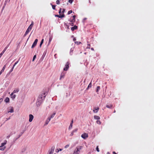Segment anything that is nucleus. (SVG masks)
Returning a JSON list of instances; mask_svg holds the SVG:
<instances>
[{
  "label": "nucleus",
  "mask_w": 154,
  "mask_h": 154,
  "mask_svg": "<svg viewBox=\"0 0 154 154\" xmlns=\"http://www.w3.org/2000/svg\"><path fill=\"white\" fill-rule=\"evenodd\" d=\"M46 93V92H44L38 97L36 102V104L38 106H40L43 100L45 98Z\"/></svg>",
  "instance_id": "nucleus-1"
},
{
  "label": "nucleus",
  "mask_w": 154,
  "mask_h": 154,
  "mask_svg": "<svg viewBox=\"0 0 154 154\" xmlns=\"http://www.w3.org/2000/svg\"><path fill=\"white\" fill-rule=\"evenodd\" d=\"M83 146H77L76 149L74 150L73 153L72 154H79L81 152V150Z\"/></svg>",
  "instance_id": "nucleus-2"
},
{
  "label": "nucleus",
  "mask_w": 154,
  "mask_h": 154,
  "mask_svg": "<svg viewBox=\"0 0 154 154\" xmlns=\"http://www.w3.org/2000/svg\"><path fill=\"white\" fill-rule=\"evenodd\" d=\"M7 141L5 140L4 142L1 143V145L0 146V150L2 151H4L6 148L4 146L6 144Z\"/></svg>",
  "instance_id": "nucleus-3"
},
{
  "label": "nucleus",
  "mask_w": 154,
  "mask_h": 154,
  "mask_svg": "<svg viewBox=\"0 0 154 154\" xmlns=\"http://www.w3.org/2000/svg\"><path fill=\"white\" fill-rule=\"evenodd\" d=\"M69 62H67L65 65V67L63 68V71H67L68 70V69L69 68Z\"/></svg>",
  "instance_id": "nucleus-4"
},
{
  "label": "nucleus",
  "mask_w": 154,
  "mask_h": 154,
  "mask_svg": "<svg viewBox=\"0 0 154 154\" xmlns=\"http://www.w3.org/2000/svg\"><path fill=\"white\" fill-rule=\"evenodd\" d=\"M55 147L54 146H53L51 147V149H50L48 154H53L54 153Z\"/></svg>",
  "instance_id": "nucleus-5"
},
{
  "label": "nucleus",
  "mask_w": 154,
  "mask_h": 154,
  "mask_svg": "<svg viewBox=\"0 0 154 154\" xmlns=\"http://www.w3.org/2000/svg\"><path fill=\"white\" fill-rule=\"evenodd\" d=\"M64 71H63L60 74V80H61L62 79H63L64 78L65 75L66 73V72H64Z\"/></svg>",
  "instance_id": "nucleus-6"
},
{
  "label": "nucleus",
  "mask_w": 154,
  "mask_h": 154,
  "mask_svg": "<svg viewBox=\"0 0 154 154\" xmlns=\"http://www.w3.org/2000/svg\"><path fill=\"white\" fill-rule=\"evenodd\" d=\"M81 137L84 139H86L88 137V134L87 133H84L81 135Z\"/></svg>",
  "instance_id": "nucleus-7"
},
{
  "label": "nucleus",
  "mask_w": 154,
  "mask_h": 154,
  "mask_svg": "<svg viewBox=\"0 0 154 154\" xmlns=\"http://www.w3.org/2000/svg\"><path fill=\"white\" fill-rule=\"evenodd\" d=\"M38 40L37 39H36L34 42H33L32 46V48H33L37 44V42H38Z\"/></svg>",
  "instance_id": "nucleus-8"
},
{
  "label": "nucleus",
  "mask_w": 154,
  "mask_h": 154,
  "mask_svg": "<svg viewBox=\"0 0 154 154\" xmlns=\"http://www.w3.org/2000/svg\"><path fill=\"white\" fill-rule=\"evenodd\" d=\"M29 121L30 122H32V120L34 118V116L32 114H30L29 115Z\"/></svg>",
  "instance_id": "nucleus-9"
},
{
  "label": "nucleus",
  "mask_w": 154,
  "mask_h": 154,
  "mask_svg": "<svg viewBox=\"0 0 154 154\" xmlns=\"http://www.w3.org/2000/svg\"><path fill=\"white\" fill-rule=\"evenodd\" d=\"M55 17H57L59 18H62L65 17V15L64 14H62V15H55Z\"/></svg>",
  "instance_id": "nucleus-10"
},
{
  "label": "nucleus",
  "mask_w": 154,
  "mask_h": 154,
  "mask_svg": "<svg viewBox=\"0 0 154 154\" xmlns=\"http://www.w3.org/2000/svg\"><path fill=\"white\" fill-rule=\"evenodd\" d=\"M99 109V108L98 107H95L94 108V109H93V111L94 113H97V112L98 110Z\"/></svg>",
  "instance_id": "nucleus-11"
},
{
  "label": "nucleus",
  "mask_w": 154,
  "mask_h": 154,
  "mask_svg": "<svg viewBox=\"0 0 154 154\" xmlns=\"http://www.w3.org/2000/svg\"><path fill=\"white\" fill-rule=\"evenodd\" d=\"M51 119V118H50V117H49L48 119H47V120H46L45 123V125H46L48 124L49 121H50Z\"/></svg>",
  "instance_id": "nucleus-12"
},
{
  "label": "nucleus",
  "mask_w": 154,
  "mask_h": 154,
  "mask_svg": "<svg viewBox=\"0 0 154 154\" xmlns=\"http://www.w3.org/2000/svg\"><path fill=\"white\" fill-rule=\"evenodd\" d=\"M33 24H34L33 22V21H32V22L31 24L29 26V27L28 28V29H29V30H31L32 28V27L33 25Z\"/></svg>",
  "instance_id": "nucleus-13"
},
{
  "label": "nucleus",
  "mask_w": 154,
  "mask_h": 154,
  "mask_svg": "<svg viewBox=\"0 0 154 154\" xmlns=\"http://www.w3.org/2000/svg\"><path fill=\"white\" fill-rule=\"evenodd\" d=\"M113 106L112 104H107L106 105V107L109 108H111Z\"/></svg>",
  "instance_id": "nucleus-14"
},
{
  "label": "nucleus",
  "mask_w": 154,
  "mask_h": 154,
  "mask_svg": "<svg viewBox=\"0 0 154 154\" xmlns=\"http://www.w3.org/2000/svg\"><path fill=\"white\" fill-rule=\"evenodd\" d=\"M77 29V26L75 25L73 27H72L71 28V30L72 31H74L75 29Z\"/></svg>",
  "instance_id": "nucleus-15"
},
{
  "label": "nucleus",
  "mask_w": 154,
  "mask_h": 154,
  "mask_svg": "<svg viewBox=\"0 0 154 154\" xmlns=\"http://www.w3.org/2000/svg\"><path fill=\"white\" fill-rule=\"evenodd\" d=\"M73 123V120H72L70 123V125L69 127V129H70L72 128V124Z\"/></svg>",
  "instance_id": "nucleus-16"
},
{
  "label": "nucleus",
  "mask_w": 154,
  "mask_h": 154,
  "mask_svg": "<svg viewBox=\"0 0 154 154\" xmlns=\"http://www.w3.org/2000/svg\"><path fill=\"white\" fill-rule=\"evenodd\" d=\"M9 108H10V111H8V112H14V109L13 108V107H10Z\"/></svg>",
  "instance_id": "nucleus-17"
},
{
  "label": "nucleus",
  "mask_w": 154,
  "mask_h": 154,
  "mask_svg": "<svg viewBox=\"0 0 154 154\" xmlns=\"http://www.w3.org/2000/svg\"><path fill=\"white\" fill-rule=\"evenodd\" d=\"M30 30H29V29H28V28L25 32V33L24 34V36L26 35L30 31Z\"/></svg>",
  "instance_id": "nucleus-18"
},
{
  "label": "nucleus",
  "mask_w": 154,
  "mask_h": 154,
  "mask_svg": "<svg viewBox=\"0 0 154 154\" xmlns=\"http://www.w3.org/2000/svg\"><path fill=\"white\" fill-rule=\"evenodd\" d=\"M19 91V89L18 88H16L14 90L13 92V93H15L16 92H17Z\"/></svg>",
  "instance_id": "nucleus-19"
},
{
  "label": "nucleus",
  "mask_w": 154,
  "mask_h": 154,
  "mask_svg": "<svg viewBox=\"0 0 154 154\" xmlns=\"http://www.w3.org/2000/svg\"><path fill=\"white\" fill-rule=\"evenodd\" d=\"M5 101L6 103L9 102V99L8 97H6L5 100Z\"/></svg>",
  "instance_id": "nucleus-20"
},
{
  "label": "nucleus",
  "mask_w": 154,
  "mask_h": 154,
  "mask_svg": "<svg viewBox=\"0 0 154 154\" xmlns=\"http://www.w3.org/2000/svg\"><path fill=\"white\" fill-rule=\"evenodd\" d=\"M94 118L96 120H99L100 119V118L99 116H94Z\"/></svg>",
  "instance_id": "nucleus-21"
},
{
  "label": "nucleus",
  "mask_w": 154,
  "mask_h": 154,
  "mask_svg": "<svg viewBox=\"0 0 154 154\" xmlns=\"http://www.w3.org/2000/svg\"><path fill=\"white\" fill-rule=\"evenodd\" d=\"M14 93H12L11 95V97L13 99H14L16 97V95L15 94H14Z\"/></svg>",
  "instance_id": "nucleus-22"
},
{
  "label": "nucleus",
  "mask_w": 154,
  "mask_h": 154,
  "mask_svg": "<svg viewBox=\"0 0 154 154\" xmlns=\"http://www.w3.org/2000/svg\"><path fill=\"white\" fill-rule=\"evenodd\" d=\"M6 65H5L4 66H3V68H2V70H1V71L2 72H3L4 71V70H5V68H6Z\"/></svg>",
  "instance_id": "nucleus-23"
},
{
  "label": "nucleus",
  "mask_w": 154,
  "mask_h": 154,
  "mask_svg": "<svg viewBox=\"0 0 154 154\" xmlns=\"http://www.w3.org/2000/svg\"><path fill=\"white\" fill-rule=\"evenodd\" d=\"M91 82L90 84H89L88 87L87 88V89H88V88H91Z\"/></svg>",
  "instance_id": "nucleus-24"
},
{
  "label": "nucleus",
  "mask_w": 154,
  "mask_h": 154,
  "mask_svg": "<svg viewBox=\"0 0 154 154\" xmlns=\"http://www.w3.org/2000/svg\"><path fill=\"white\" fill-rule=\"evenodd\" d=\"M8 47H6L5 48V49H4V50L2 51V53L3 54L5 52V51L6 50H7V49L8 48Z\"/></svg>",
  "instance_id": "nucleus-25"
},
{
  "label": "nucleus",
  "mask_w": 154,
  "mask_h": 154,
  "mask_svg": "<svg viewBox=\"0 0 154 154\" xmlns=\"http://www.w3.org/2000/svg\"><path fill=\"white\" fill-rule=\"evenodd\" d=\"M55 114H56V112H54V113H53V114H52L51 116L50 117V118H51V119L53 118L54 117V116H55Z\"/></svg>",
  "instance_id": "nucleus-26"
},
{
  "label": "nucleus",
  "mask_w": 154,
  "mask_h": 154,
  "mask_svg": "<svg viewBox=\"0 0 154 154\" xmlns=\"http://www.w3.org/2000/svg\"><path fill=\"white\" fill-rule=\"evenodd\" d=\"M100 89V87L99 86H98L97 87L96 92H97Z\"/></svg>",
  "instance_id": "nucleus-27"
},
{
  "label": "nucleus",
  "mask_w": 154,
  "mask_h": 154,
  "mask_svg": "<svg viewBox=\"0 0 154 154\" xmlns=\"http://www.w3.org/2000/svg\"><path fill=\"white\" fill-rule=\"evenodd\" d=\"M69 21L71 22L74 23L75 22V20H74L73 19H72L71 20H70Z\"/></svg>",
  "instance_id": "nucleus-28"
},
{
  "label": "nucleus",
  "mask_w": 154,
  "mask_h": 154,
  "mask_svg": "<svg viewBox=\"0 0 154 154\" xmlns=\"http://www.w3.org/2000/svg\"><path fill=\"white\" fill-rule=\"evenodd\" d=\"M96 122L97 124H98L99 125H100L101 124V122L99 120H97L96 121Z\"/></svg>",
  "instance_id": "nucleus-29"
},
{
  "label": "nucleus",
  "mask_w": 154,
  "mask_h": 154,
  "mask_svg": "<svg viewBox=\"0 0 154 154\" xmlns=\"http://www.w3.org/2000/svg\"><path fill=\"white\" fill-rule=\"evenodd\" d=\"M62 10V11L61 13L62 14H64V13L65 12V10L64 8H63Z\"/></svg>",
  "instance_id": "nucleus-30"
},
{
  "label": "nucleus",
  "mask_w": 154,
  "mask_h": 154,
  "mask_svg": "<svg viewBox=\"0 0 154 154\" xmlns=\"http://www.w3.org/2000/svg\"><path fill=\"white\" fill-rule=\"evenodd\" d=\"M62 9L61 8H60L59 9V14H60H60L62 12Z\"/></svg>",
  "instance_id": "nucleus-31"
},
{
  "label": "nucleus",
  "mask_w": 154,
  "mask_h": 154,
  "mask_svg": "<svg viewBox=\"0 0 154 154\" xmlns=\"http://www.w3.org/2000/svg\"><path fill=\"white\" fill-rule=\"evenodd\" d=\"M52 8L54 10H55V7H56V5H52Z\"/></svg>",
  "instance_id": "nucleus-32"
},
{
  "label": "nucleus",
  "mask_w": 154,
  "mask_h": 154,
  "mask_svg": "<svg viewBox=\"0 0 154 154\" xmlns=\"http://www.w3.org/2000/svg\"><path fill=\"white\" fill-rule=\"evenodd\" d=\"M72 10H70L68 12V14H71V13H72Z\"/></svg>",
  "instance_id": "nucleus-33"
},
{
  "label": "nucleus",
  "mask_w": 154,
  "mask_h": 154,
  "mask_svg": "<svg viewBox=\"0 0 154 154\" xmlns=\"http://www.w3.org/2000/svg\"><path fill=\"white\" fill-rule=\"evenodd\" d=\"M19 62V60L17 61L13 65V66H14V67Z\"/></svg>",
  "instance_id": "nucleus-34"
},
{
  "label": "nucleus",
  "mask_w": 154,
  "mask_h": 154,
  "mask_svg": "<svg viewBox=\"0 0 154 154\" xmlns=\"http://www.w3.org/2000/svg\"><path fill=\"white\" fill-rule=\"evenodd\" d=\"M78 130V128H76V129H75L73 130L72 131H73V132H74V133L75 132H76Z\"/></svg>",
  "instance_id": "nucleus-35"
},
{
  "label": "nucleus",
  "mask_w": 154,
  "mask_h": 154,
  "mask_svg": "<svg viewBox=\"0 0 154 154\" xmlns=\"http://www.w3.org/2000/svg\"><path fill=\"white\" fill-rule=\"evenodd\" d=\"M73 0H68V2L70 4H71L73 2Z\"/></svg>",
  "instance_id": "nucleus-36"
},
{
  "label": "nucleus",
  "mask_w": 154,
  "mask_h": 154,
  "mask_svg": "<svg viewBox=\"0 0 154 154\" xmlns=\"http://www.w3.org/2000/svg\"><path fill=\"white\" fill-rule=\"evenodd\" d=\"M36 55H35L34 56V57H33V59H32V61H33L34 60H35V58H36Z\"/></svg>",
  "instance_id": "nucleus-37"
},
{
  "label": "nucleus",
  "mask_w": 154,
  "mask_h": 154,
  "mask_svg": "<svg viewBox=\"0 0 154 154\" xmlns=\"http://www.w3.org/2000/svg\"><path fill=\"white\" fill-rule=\"evenodd\" d=\"M96 149L98 152H99L100 151L99 148H98V146H97Z\"/></svg>",
  "instance_id": "nucleus-38"
},
{
  "label": "nucleus",
  "mask_w": 154,
  "mask_h": 154,
  "mask_svg": "<svg viewBox=\"0 0 154 154\" xmlns=\"http://www.w3.org/2000/svg\"><path fill=\"white\" fill-rule=\"evenodd\" d=\"M56 4L57 5H59L60 4V1L59 0H57L56 1Z\"/></svg>",
  "instance_id": "nucleus-39"
},
{
  "label": "nucleus",
  "mask_w": 154,
  "mask_h": 154,
  "mask_svg": "<svg viewBox=\"0 0 154 154\" xmlns=\"http://www.w3.org/2000/svg\"><path fill=\"white\" fill-rule=\"evenodd\" d=\"M75 44H77V45H79L81 43L80 42H75Z\"/></svg>",
  "instance_id": "nucleus-40"
},
{
  "label": "nucleus",
  "mask_w": 154,
  "mask_h": 154,
  "mask_svg": "<svg viewBox=\"0 0 154 154\" xmlns=\"http://www.w3.org/2000/svg\"><path fill=\"white\" fill-rule=\"evenodd\" d=\"M14 68V66H13L12 68H11V69L10 71V72H11L13 71Z\"/></svg>",
  "instance_id": "nucleus-41"
},
{
  "label": "nucleus",
  "mask_w": 154,
  "mask_h": 154,
  "mask_svg": "<svg viewBox=\"0 0 154 154\" xmlns=\"http://www.w3.org/2000/svg\"><path fill=\"white\" fill-rule=\"evenodd\" d=\"M69 144H68V145H66L65 146V148H67L69 146Z\"/></svg>",
  "instance_id": "nucleus-42"
},
{
  "label": "nucleus",
  "mask_w": 154,
  "mask_h": 154,
  "mask_svg": "<svg viewBox=\"0 0 154 154\" xmlns=\"http://www.w3.org/2000/svg\"><path fill=\"white\" fill-rule=\"evenodd\" d=\"M74 132H73V131H72V132H71V134H70V136H73V134H74Z\"/></svg>",
  "instance_id": "nucleus-43"
},
{
  "label": "nucleus",
  "mask_w": 154,
  "mask_h": 154,
  "mask_svg": "<svg viewBox=\"0 0 154 154\" xmlns=\"http://www.w3.org/2000/svg\"><path fill=\"white\" fill-rule=\"evenodd\" d=\"M75 17H76V16L75 15H74L72 16V18H73L72 19H73L74 20H75Z\"/></svg>",
  "instance_id": "nucleus-44"
},
{
  "label": "nucleus",
  "mask_w": 154,
  "mask_h": 154,
  "mask_svg": "<svg viewBox=\"0 0 154 154\" xmlns=\"http://www.w3.org/2000/svg\"><path fill=\"white\" fill-rule=\"evenodd\" d=\"M90 45L88 44V46L87 47V48L89 49V48H90Z\"/></svg>",
  "instance_id": "nucleus-45"
},
{
  "label": "nucleus",
  "mask_w": 154,
  "mask_h": 154,
  "mask_svg": "<svg viewBox=\"0 0 154 154\" xmlns=\"http://www.w3.org/2000/svg\"><path fill=\"white\" fill-rule=\"evenodd\" d=\"M44 42V39H42L41 40L40 43L42 44Z\"/></svg>",
  "instance_id": "nucleus-46"
},
{
  "label": "nucleus",
  "mask_w": 154,
  "mask_h": 154,
  "mask_svg": "<svg viewBox=\"0 0 154 154\" xmlns=\"http://www.w3.org/2000/svg\"><path fill=\"white\" fill-rule=\"evenodd\" d=\"M56 151L57 152H59V149H56Z\"/></svg>",
  "instance_id": "nucleus-47"
},
{
  "label": "nucleus",
  "mask_w": 154,
  "mask_h": 154,
  "mask_svg": "<svg viewBox=\"0 0 154 154\" xmlns=\"http://www.w3.org/2000/svg\"><path fill=\"white\" fill-rule=\"evenodd\" d=\"M69 24L71 25L72 26H73L74 25V23H72V22H71V23H70Z\"/></svg>",
  "instance_id": "nucleus-48"
},
{
  "label": "nucleus",
  "mask_w": 154,
  "mask_h": 154,
  "mask_svg": "<svg viewBox=\"0 0 154 154\" xmlns=\"http://www.w3.org/2000/svg\"><path fill=\"white\" fill-rule=\"evenodd\" d=\"M3 101V99L2 98L0 99V103H1Z\"/></svg>",
  "instance_id": "nucleus-49"
},
{
  "label": "nucleus",
  "mask_w": 154,
  "mask_h": 154,
  "mask_svg": "<svg viewBox=\"0 0 154 154\" xmlns=\"http://www.w3.org/2000/svg\"><path fill=\"white\" fill-rule=\"evenodd\" d=\"M3 54L2 53H1L0 54V58L2 56V55Z\"/></svg>",
  "instance_id": "nucleus-50"
},
{
  "label": "nucleus",
  "mask_w": 154,
  "mask_h": 154,
  "mask_svg": "<svg viewBox=\"0 0 154 154\" xmlns=\"http://www.w3.org/2000/svg\"><path fill=\"white\" fill-rule=\"evenodd\" d=\"M76 38H73V41H76Z\"/></svg>",
  "instance_id": "nucleus-51"
},
{
  "label": "nucleus",
  "mask_w": 154,
  "mask_h": 154,
  "mask_svg": "<svg viewBox=\"0 0 154 154\" xmlns=\"http://www.w3.org/2000/svg\"><path fill=\"white\" fill-rule=\"evenodd\" d=\"M51 38H49V43L50 42H51Z\"/></svg>",
  "instance_id": "nucleus-52"
},
{
  "label": "nucleus",
  "mask_w": 154,
  "mask_h": 154,
  "mask_svg": "<svg viewBox=\"0 0 154 154\" xmlns=\"http://www.w3.org/2000/svg\"><path fill=\"white\" fill-rule=\"evenodd\" d=\"M11 42H10L9 44H8V45L6 47H8V48L10 44V43H11Z\"/></svg>",
  "instance_id": "nucleus-53"
},
{
  "label": "nucleus",
  "mask_w": 154,
  "mask_h": 154,
  "mask_svg": "<svg viewBox=\"0 0 154 154\" xmlns=\"http://www.w3.org/2000/svg\"><path fill=\"white\" fill-rule=\"evenodd\" d=\"M23 133H22H22H21V134L20 135H19V137H18V138H19V137H20V136L22 135V134H23Z\"/></svg>",
  "instance_id": "nucleus-54"
},
{
  "label": "nucleus",
  "mask_w": 154,
  "mask_h": 154,
  "mask_svg": "<svg viewBox=\"0 0 154 154\" xmlns=\"http://www.w3.org/2000/svg\"><path fill=\"white\" fill-rule=\"evenodd\" d=\"M113 154H117L114 151L113 152Z\"/></svg>",
  "instance_id": "nucleus-55"
},
{
  "label": "nucleus",
  "mask_w": 154,
  "mask_h": 154,
  "mask_svg": "<svg viewBox=\"0 0 154 154\" xmlns=\"http://www.w3.org/2000/svg\"><path fill=\"white\" fill-rule=\"evenodd\" d=\"M42 44H41V43L40 44V45H39L40 47H41Z\"/></svg>",
  "instance_id": "nucleus-56"
},
{
  "label": "nucleus",
  "mask_w": 154,
  "mask_h": 154,
  "mask_svg": "<svg viewBox=\"0 0 154 154\" xmlns=\"http://www.w3.org/2000/svg\"><path fill=\"white\" fill-rule=\"evenodd\" d=\"M62 150V149H60L59 150V151H61Z\"/></svg>",
  "instance_id": "nucleus-57"
},
{
  "label": "nucleus",
  "mask_w": 154,
  "mask_h": 154,
  "mask_svg": "<svg viewBox=\"0 0 154 154\" xmlns=\"http://www.w3.org/2000/svg\"><path fill=\"white\" fill-rule=\"evenodd\" d=\"M91 50H92V51H94V49L93 48H91Z\"/></svg>",
  "instance_id": "nucleus-58"
},
{
  "label": "nucleus",
  "mask_w": 154,
  "mask_h": 154,
  "mask_svg": "<svg viewBox=\"0 0 154 154\" xmlns=\"http://www.w3.org/2000/svg\"><path fill=\"white\" fill-rule=\"evenodd\" d=\"M2 73V72L1 71L0 72V75Z\"/></svg>",
  "instance_id": "nucleus-59"
},
{
  "label": "nucleus",
  "mask_w": 154,
  "mask_h": 154,
  "mask_svg": "<svg viewBox=\"0 0 154 154\" xmlns=\"http://www.w3.org/2000/svg\"><path fill=\"white\" fill-rule=\"evenodd\" d=\"M107 154H110V153L109 152H108L107 153Z\"/></svg>",
  "instance_id": "nucleus-60"
},
{
  "label": "nucleus",
  "mask_w": 154,
  "mask_h": 154,
  "mask_svg": "<svg viewBox=\"0 0 154 154\" xmlns=\"http://www.w3.org/2000/svg\"><path fill=\"white\" fill-rule=\"evenodd\" d=\"M114 112V113L116 112V111H115V110H114V112Z\"/></svg>",
  "instance_id": "nucleus-61"
}]
</instances>
